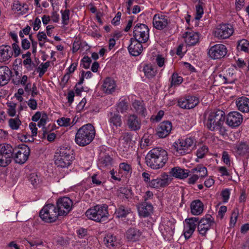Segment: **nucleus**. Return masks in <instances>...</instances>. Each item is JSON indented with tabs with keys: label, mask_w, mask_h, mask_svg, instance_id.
Wrapping results in <instances>:
<instances>
[{
	"label": "nucleus",
	"mask_w": 249,
	"mask_h": 249,
	"mask_svg": "<svg viewBox=\"0 0 249 249\" xmlns=\"http://www.w3.org/2000/svg\"><path fill=\"white\" fill-rule=\"evenodd\" d=\"M225 120V113L221 110H213L205 113L204 124L212 131H218L224 136L227 134V129L224 124Z\"/></svg>",
	"instance_id": "f257e3e1"
},
{
	"label": "nucleus",
	"mask_w": 249,
	"mask_h": 249,
	"mask_svg": "<svg viewBox=\"0 0 249 249\" xmlns=\"http://www.w3.org/2000/svg\"><path fill=\"white\" fill-rule=\"evenodd\" d=\"M168 160L167 152L160 147H157L148 152L146 157L147 165L153 169L162 168Z\"/></svg>",
	"instance_id": "f03ea898"
},
{
	"label": "nucleus",
	"mask_w": 249,
	"mask_h": 249,
	"mask_svg": "<svg viewBox=\"0 0 249 249\" xmlns=\"http://www.w3.org/2000/svg\"><path fill=\"white\" fill-rule=\"evenodd\" d=\"M95 135L94 127L90 124H87L80 127L75 136V143L80 146L89 144Z\"/></svg>",
	"instance_id": "7ed1b4c3"
},
{
	"label": "nucleus",
	"mask_w": 249,
	"mask_h": 249,
	"mask_svg": "<svg viewBox=\"0 0 249 249\" xmlns=\"http://www.w3.org/2000/svg\"><path fill=\"white\" fill-rule=\"evenodd\" d=\"M72 151L70 147L62 146L58 149L54 156V163L57 167L68 168L73 160Z\"/></svg>",
	"instance_id": "20e7f679"
},
{
	"label": "nucleus",
	"mask_w": 249,
	"mask_h": 249,
	"mask_svg": "<svg viewBox=\"0 0 249 249\" xmlns=\"http://www.w3.org/2000/svg\"><path fill=\"white\" fill-rule=\"evenodd\" d=\"M85 214L89 219L97 222H105L109 217L108 206L106 204L97 205L88 209Z\"/></svg>",
	"instance_id": "39448f33"
},
{
	"label": "nucleus",
	"mask_w": 249,
	"mask_h": 249,
	"mask_svg": "<svg viewBox=\"0 0 249 249\" xmlns=\"http://www.w3.org/2000/svg\"><path fill=\"white\" fill-rule=\"evenodd\" d=\"M196 145L195 140L191 137L178 140L173 144L174 154L177 156L189 153Z\"/></svg>",
	"instance_id": "423d86ee"
},
{
	"label": "nucleus",
	"mask_w": 249,
	"mask_h": 249,
	"mask_svg": "<svg viewBox=\"0 0 249 249\" xmlns=\"http://www.w3.org/2000/svg\"><path fill=\"white\" fill-rule=\"evenodd\" d=\"M39 216L43 221L47 223L55 221L58 216H61L56 207L52 204L45 205L39 213Z\"/></svg>",
	"instance_id": "0eeeda50"
},
{
	"label": "nucleus",
	"mask_w": 249,
	"mask_h": 249,
	"mask_svg": "<svg viewBox=\"0 0 249 249\" xmlns=\"http://www.w3.org/2000/svg\"><path fill=\"white\" fill-rule=\"evenodd\" d=\"M176 222L173 218L165 219L162 221L160 230L164 240L171 241L173 239Z\"/></svg>",
	"instance_id": "6e6552de"
},
{
	"label": "nucleus",
	"mask_w": 249,
	"mask_h": 249,
	"mask_svg": "<svg viewBox=\"0 0 249 249\" xmlns=\"http://www.w3.org/2000/svg\"><path fill=\"white\" fill-rule=\"evenodd\" d=\"M14 152V149L10 144H0V166L6 167L11 163Z\"/></svg>",
	"instance_id": "1a4fd4ad"
},
{
	"label": "nucleus",
	"mask_w": 249,
	"mask_h": 249,
	"mask_svg": "<svg viewBox=\"0 0 249 249\" xmlns=\"http://www.w3.org/2000/svg\"><path fill=\"white\" fill-rule=\"evenodd\" d=\"M215 224L213 217L210 214H206L197 221V231L202 236H205L207 232Z\"/></svg>",
	"instance_id": "9d476101"
},
{
	"label": "nucleus",
	"mask_w": 249,
	"mask_h": 249,
	"mask_svg": "<svg viewBox=\"0 0 249 249\" xmlns=\"http://www.w3.org/2000/svg\"><path fill=\"white\" fill-rule=\"evenodd\" d=\"M149 29L147 25L142 23H137L134 27L133 39L141 43H145L149 38Z\"/></svg>",
	"instance_id": "9b49d317"
},
{
	"label": "nucleus",
	"mask_w": 249,
	"mask_h": 249,
	"mask_svg": "<svg viewBox=\"0 0 249 249\" xmlns=\"http://www.w3.org/2000/svg\"><path fill=\"white\" fill-rule=\"evenodd\" d=\"M72 201L68 197L59 198L56 202V209L61 216L66 215L71 211Z\"/></svg>",
	"instance_id": "f8f14e48"
},
{
	"label": "nucleus",
	"mask_w": 249,
	"mask_h": 249,
	"mask_svg": "<svg viewBox=\"0 0 249 249\" xmlns=\"http://www.w3.org/2000/svg\"><path fill=\"white\" fill-rule=\"evenodd\" d=\"M233 31V28L231 24H223L217 27L214 32V35L218 39H226L232 35Z\"/></svg>",
	"instance_id": "ddd939ff"
},
{
	"label": "nucleus",
	"mask_w": 249,
	"mask_h": 249,
	"mask_svg": "<svg viewBox=\"0 0 249 249\" xmlns=\"http://www.w3.org/2000/svg\"><path fill=\"white\" fill-rule=\"evenodd\" d=\"M107 120L112 132L116 133L117 129L123 124L122 116L118 112L110 111L107 113Z\"/></svg>",
	"instance_id": "4468645a"
},
{
	"label": "nucleus",
	"mask_w": 249,
	"mask_h": 249,
	"mask_svg": "<svg viewBox=\"0 0 249 249\" xmlns=\"http://www.w3.org/2000/svg\"><path fill=\"white\" fill-rule=\"evenodd\" d=\"M227 53V47L223 44H217L211 47L208 52L210 57L213 59H221Z\"/></svg>",
	"instance_id": "2eb2a0df"
},
{
	"label": "nucleus",
	"mask_w": 249,
	"mask_h": 249,
	"mask_svg": "<svg viewBox=\"0 0 249 249\" xmlns=\"http://www.w3.org/2000/svg\"><path fill=\"white\" fill-rule=\"evenodd\" d=\"M14 160L16 162L19 164L25 163L29 158L30 149L27 145H23L21 147L16 149Z\"/></svg>",
	"instance_id": "dca6fc26"
},
{
	"label": "nucleus",
	"mask_w": 249,
	"mask_h": 249,
	"mask_svg": "<svg viewBox=\"0 0 249 249\" xmlns=\"http://www.w3.org/2000/svg\"><path fill=\"white\" fill-rule=\"evenodd\" d=\"M199 103L198 99L193 96H186L180 98L178 101V106L185 109H191L195 107Z\"/></svg>",
	"instance_id": "f3484780"
},
{
	"label": "nucleus",
	"mask_w": 249,
	"mask_h": 249,
	"mask_svg": "<svg viewBox=\"0 0 249 249\" xmlns=\"http://www.w3.org/2000/svg\"><path fill=\"white\" fill-rule=\"evenodd\" d=\"M243 121L242 115L237 111L230 112L227 116L226 123L231 127L239 126Z\"/></svg>",
	"instance_id": "a211bd4d"
},
{
	"label": "nucleus",
	"mask_w": 249,
	"mask_h": 249,
	"mask_svg": "<svg viewBox=\"0 0 249 249\" xmlns=\"http://www.w3.org/2000/svg\"><path fill=\"white\" fill-rule=\"evenodd\" d=\"M125 122L128 128L131 131H137L141 129V121L136 114H129L125 119Z\"/></svg>",
	"instance_id": "6ab92c4d"
},
{
	"label": "nucleus",
	"mask_w": 249,
	"mask_h": 249,
	"mask_svg": "<svg viewBox=\"0 0 249 249\" xmlns=\"http://www.w3.org/2000/svg\"><path fill=\"white\" fill-rule=\"evenodd\" d=\"M169 20L167 16L158 13L155 14L153 18V25L158 30H162L168 25Z\"/></svg>",
	"instance_id": "aec40b11"
},
{
	"label": "nucleus",
	"mask_w": 249,
	"mask_h": 249,
	"mask_svg": "<svg viewBox=\"0 0 249 249\" xmlns=\"http://www.w3.org/2000/svg\"><path fill=\"white\" fill-rule=\"evenodd\" d=\"M170 181L171 180L169 176L166 174H163L161 175L160 178L152 179L148 184V185L151 188H160L166 186Z\"/></svg>",
	"instance_id": "412c9836"
},
{
	"label": "nucleus",
	"mask_w": 249,
	"mask_h": 249,
	"mask_svg": "<svg viewBox=\"0 0 249 249\" xmlns=\"http://www.w3.org/2000/svg\"><path fill=\"white\" fill-rule=\"evenodd\" d=\"M172 128V123L169 121L161 123L157 129V135L160 138H164L170 134Z\"/></svg>",
	"instance_id": "4be33fe9"
},
{
	"label": "nucleus",
	"mask_w": 249,
	"mask_h": 249,
	"mask_svg": "<svg viewBox=\"0 0 249 249\" xmlns=\"http://www.w3.org/2000/svg\"><path fill=\"white\" fill-rule=\"evenodd\" d=\"M183 37L188 46H194L198 43L199 40V33L192 31L185 32Z\"/></svg>",
	"instance_id": "5701e85b"
},
{
	"label": "nucleus",
	"mask_w": 249,
	"mask_h": 249,
	"mask_svg": "<svg viewBox=\"0 0 249 249\" xmlns=\"http://www.w3.org/2000/svg\"><path fill=\"white\" fill-rule=\"evenodd\" d=\"M131 43L128 47L129 53L133 56H138L143 50L142 43L136 40H133V38L130 39Z\"/></svg>",
	"instance_id": "b1692460"
},
{
	"label": "nucleus",
	"mask_w": 249,
	"mask_h": 249,
	"mask_svg": "<svg viewBox=\"0 0 249 249\" xmlns=\"http://www.w3.org/2000/svg\"><path fill=\"white\" fill-rule=\"evenodd\" d=\"M12 72L6 66H0V85L2 86L8 83L10 79Z\"/></svg>",
	"instance_id": "393cba45"
},
{
	"label": "nucleus",
	"mask_w": 249,
	"mask_h": 249,
	"mask_svg": "<svg viewBox=\"0 0 249 249\" xmlns=\"http://www.w3.org/2000/svg\"><path fill=\"white\" fill-rule=\"evenodd\" d=\"M13 53L11 47L9 45L0 46V62H5L12 57Z\"/></svg>",
	"instance_id": "a878e982"
},
{
	"label": "nucleus",
	"mask_w": 249,
	"mask_h": 249,
	"mask_svg": "<svg viewBox=\"0 0 249 249\" xmlns=\"http://www.w3.org/2000/svg\"><path fill=\"white\" fill-rule=\"evenodd\" d=\"M190 209L193 215H199L203 212V203L199 199L195 200L190 204Z\"/></svg>",
	"instance_id": "bb28decb"
},
{
	"label": "nucleus",
	"mask_w": 249,
	"mask_h": 249,
	"mask_svg": "<svg viewBox=\"0 0 249 249\" xmlns=\"http://www.w3.org/2000/svg\"><path fill=\"white\" fill-rule=\"evenodd\" d=\"M236 106L240 111L243 112H249V99L242 96L236 100Z\"/></svg>",
	"instance_id": "cd10ccee"
},
{
	"label": "nucleus",
	"mask_w": 249,
	"mask_h": 249,
	"mask_svg": "<svg viewBox=\"0 0 249 249\" xmlns=\"http://www.w3.org/2000/svg\"><path fill=\"white\" fill-rule=\"evenodd\" d=\"M141 235V231L136 228H130L126 232V238L130 242L138 241Z\"/></svg>",
	"instance_id": "c85d7f7f"
},
{
	"label": "nucleus",
	"mask_w": 249,
	"mask_h": 249,
	"mask_svg": "<svg viewBox=\"0 0 249 249\" xmlns=\"http://www.w3.org/2000/svg\"><path fill=\"white\" fill-rule=\"evenodd\" d=\"M153 206L151 204L143 203L138 206L139 214L141 216L145 217L148 216L152 212Z\"/></svg>",
	"instance_id": "c756f323"
},
{
	"label": "nucleus",
	"mask_w": 249,
	"mask_h": 249,
	"mask_svg": "<svg viewBox=\"0 0 249 249\" xmlns=\"http://www.w3.org/2000/svg\"><path fill=\"white\" fill-rule=\"evenodd\" d=\"M12 9L17 14L23 15L27 13L28 6L26 4L21 3L18 0H15L13 3Z\"/></svg>",
	"instance_id": "7c9ffc66"
},
{
	"label": "nucleus",
	"mask_w": 249,
	"mask_h": 249,
	"mask_svg": "<svg viewBox=\"0 0 249 249\" xmlns=\"http://www.w3.org/2000/svg\"><path fill=\"white\" fill-rule=\"evenodd\" d=\"M132 107L138 115L143 117L146 115L147 110L142 101L135 100L132 103Z\"/></svg>",
	"instance_id": "2f4dec72"
},
{
	"label": "nucleus",
	"mask_w": 249,
	"mask_h": 249,
	"mask_svg": "<svg viewBox=\"0 0 249 249\" xmlns=\"http://www.w3.org/2000/svg\"><path fill=\"white\" fill-rule=\"evenodd\" d=\"M170 173L172 176L180 179L186 178L189 176L188 170H185L179 167L173 168Z\"/></svg>",
	"instance_id": "473e14b6"
},
{
	"label": "nucleus",
	"mask_w": 249,
	"mask_h": 249,
	"mask_svg": "<svg viewBox=\"0 0 249 249\" xmlns=\"http://www.w3.org/2000/svg\"><path fill=\"white\" fill-rule=\"evenodd\" d=\"M116 84L114 80L110 78H107L103 85V90L107 94L112 93L115 90Z\"/></svg>",
	"instance_id": "72a5a7b5"
},
{
	"label": "nucleus",
	"mask_w": 249,
	"mask_h": 249,
	"mask_svg": "<svg viewBox=\"0 0 249 249\" xmlns=\"http://www.w3.org/2000/svg\"><path fill=\"white\" fill-rule=\"evenodd\" d=\"M131 213V211L129 208L121 205L116 209L114 214L118 218H123L126 217Z\"/></svg>",
	"instance_id": "f704fd0d"
},
{
	"label": "nucleus",
	"mask_w": 249,
	"mask_h": 249,
	"mask_svg": "<svg viewBox=\"0 0 249 249\" xmlns=\"http://www.w3.org/2000/svg\"><path fill=\"white\" fill-rule=\"evenodd\" d=\"M112 163V159L108 155H105L99 159L98 166L100 168H110Z\"/></svg>",
	"instance_id": "c9c22d12"
},
{
	"label": "nucleus",
	"mask_w": 249,
	"mask_h": 249,
	"mask_svg": "<svg viewBox=\"0 0 249 249\" xmlns=\"http://www.w3.org/2000/svg\"><path fill=\"white\" fill-rule=\"evenodd\" d=\"M104 241L106 246L108 248L117 246L119 244V240L115 236L109 233L105 237Z\"/></svg>",
	"instance_id": "e433bc0d"
},
{
	"label": "nucleus",
	"mask_w": 249,
	"mask_h": 249,
	"mask_svg": "<svg viewBox=\"0 0 249 249\" xmlns=\"http://www.w3.org/2000/svg\"><path fill=\"white\" fill-rule=\"evenodd\" d=\"M191 171L193 173H197L198 174L197 175L198 178H203L208 175L206 167L202 165H197L195 168H193Z\"/></svg>",
	"instance_id": "4c0bfd02"
},
{
	"label": "nucleus",
	"mask_w": 249,
	"mask_h": 249,
	"mask_svg": "<svg viewBox=\"0 0 249 249\" xmlns=\"http://www.w3.org/2000/svg\"><path fill=\"white\" fill-rule=\"evenodd\" d=\"M117 111L118 112L124 113L126 112L129 108V104L126 99L121 100L117 104Z\"/></svg>",
	"instance_id": "58836bf2"
},
{
	"label": "nucleus",
	"mask_w": 249,
	"mask_h": 249,
	"mask_svg": "<svg viewBox=\"0 0 249 249\" xmlns=\"http://www.w3.org/2000/svg\"><path fill=\"white\" fill-rule=\"evenodd\" d=\"M145 75L148 78L154 77L156 74V70L151 65H146L143 69Z\"/></svg>",
	"instance_id": "ea45409f"
},
{
	"label": "nucleus",
	"mask_w": 249,
	"mask_h": 249,
	"mask_svg": "<svg viewBox=\"0 0 249 249\" xmlns=\"http://www.w3.org/2000/svg\"><path fill=\"white\" fill-rule=\"evenodd\" d=\"M199 220L198 217H191L185 219V226L189 228H191L192 230L195 231L196 225H197V221Z\"/></svg>",
	"instance_id": "a19ab883"
},
{
	"label": "nucleus",
	"mask_w": 249,
	"mask_h": 249,
	"mask_svg": "<svg viewBox=\"0 0 249 249\" xmlns=\"http://www.w3.org/2000/svg\"><path fill=\"white\" fill-rule=\"evenodd\" d=\"M183 78L181 76L178 75L177 73H174L171 79L170 87H176L182 83Z\"/></svg>",
	"instance_id": "79ce46f5"
},
{
	"label": "nucleus",
	"mask_w": 249,
	"mask_h": 249,
	"mask_svg": "<svg viewBox=\"0 0 249 249\" xmlns=\"http://www.w3.org/2000/svg\"><path fill=\"white\" fill-rule=\"evenodd\" d=\"M237 49L239 51L248 52L249 50V42L246 39H242L238 41Z\"/></svg>",
	"instance_id": "37998d69"
},
{
	"label": "nucleus",
	"mask_w": 249,
	"mask_h": 249,
	"mask_svg": "<svg viewBox=\"0 0 249 249\" xmlns=\"http://www.w3.org/2000/svg\"><path fill=\"white\" fill-rule=\"evenodd\" d=\"M132 135L130 132H124L122 134L120 138L121 141H123V143H125V147H129V143L132 141Z\"/></svg>",
	"instance_id": "c03bdc74"
},
{
	"label": "nucleus",
	"mask_w": 249,
	"mask_h": 249,
	"mask_svg": "<svg viewBox=\"0 0 249 249\" xmlns=\"http://www.w3.org/2000/svg\"><path fill=\"white\" fill-rule=\"evenodd\" d=\"M249 151V147L245 142H241L237 146V152L239 155H244Z\"/></svg>",
	"instance_id": "a18cd8bd"
},
{
	"label": "nucleus",
	"mask_w": 249,
	"mask_h": 249,
	"mask_svg": "<svg viewBox=\"0 0 249 249\" xmlns=\"http://www.w3.org/2000/svg\"><path fill=\"white\" fill-rule=\"evenodd\" d=\"M50 62L47 61L44 63H41L36 69V71L39 72V76L42 77L47 71V69L50 66Z\"/></svg>",
	"instance_id": "49530a36"
},
{
	"label": "nucleus",
	"mask_w": 249,
	"mask_h": 249,
	"mask_svg": "<svg viewBox=\"0 0 249 249\" xmlns=\"http://www.w3.org/2000/svg\"><path fill=\"white\" fill-rule=\"evenodd\" d=\"M8 123L9 125L12 129L17 130L19 128L21 122L18 118H16L14 119H9Z\"/></svg>",
	"instance_id": "de8ad7c7"
},
{
	"label": "nucleus",
	"mask_w": 249,
	"mask_h": 249,
	"mask_svg": "<svg viewBox=\"0 0 249 249\" xmlns=\"http://www.w3.org/2000/svg\"><path fill=\"white\" fill-rule=\"evenodd\" d=\"M7 112L10 116L14 117L16 115V108L17 104L15 103L10 102L7 103Z\"/></svg>",
	"instance_id": "09e8293b"
},
{
	"label": "nucleus",
	"mask_w": 249,
	"mask_h": 249,
	"mask_svg": "<svg viewBox=\"0 0 249 249\" xmlns=\"http://www.w3.org/2000/svg\"><path fill=\"white\" fill-rule=\"evenodd\" d=\"M60 12L62 15V23L64 25H68L70 19V11L67 9L61 10Z\"/></svg>",
	"instance_id": "8fccbe9b"
},
{
	"label": "nucleus",
	"mask_w": 249,
	"mask_h": 249,
	"mask_svg": "<svg viewBox=\"0 0 249 249\" xmlns=\"http://www.w3.org/2000/svg\"><path fill=\"white\" fill-rule=\"evenodd\" d=\"M208 152V147L206 145H203L197 150L196 155L198 159H202L205 157Z\"/></svg>",
	"instance_id": "3c124183"
},
{
	"label": "nucleus",
	"mask_w": 249,
	"mask_h": 249,
	"mask_svg": "<svg viewBox=\"0 0 249 249\" xmlns=\"http://www.w3.org/2000/svg\"><path fill=\"white\" fill-rule=\"evenodd\" d=\"M58 124L60 126L67 127L70 125L72 122L71 123V120L69 118L62 117L57 121Z\"/></svg>",
	"instance_id": "603ef678"
},
{
	"label": "nucleus",
	"mask_w": 249,
	"mask_h": 249,
	"mask_svg": "<svg viewBox=\"0 0 249 249\" xmlns=\"http://www.w3.org/2000/svg\"><path fill=\"white\" fill-rule=\"evenodd\" d=\"M119 168L121 171L124 172V173L125 174H128L132 172L131 165L127 162L121 163L119 164Z\"/></svg>",
	"instance_id": "864d4df0"
},
{
	"label": "nucleus",
	"mask_w": 249,
	"mask_h": 249,
	"mask_svg": "<svg viewBox=\"0 0 249 249\" xmlns=\"http://www.w3.org/2000/svg\"><path fill=\"white\" fill-rule=\"evenodd\" d=\"M196 15L195 18L196 20H199L204 14V9L201 5L199 3L196 6Z\"/></svg>",
	"instance_id": "5fc2aeb1"
},
{
	"label": "nucleus",
	"mask_w": 249,
	"mask_h": 249,
	"mask_svg": "<svg viewBox=\"0 0 249 249\" xmlns=\"http://www.w3.org/2000/svg\"><path fill=\"white\" fill-rule=\"evenodd\" d=\"M91 60L90 58L88 56H85L81 61V65L86 69L89 68Z\"/></svg>",
	"instance_id": "6e6d98bb"
},
{
	"label": "nucleus",
	"mask_w": 249,
	"mask_h": 249,
	"mask_svg": "<svg viewBox=\"0 0 249 249\" xmlns=\"http://www.w3.org/2000/svg\"><path fill=\"white\" fill-rule=\"evenodd\" d=\"M12 50L15 57H18L20 54V48L18 44V43H13Z\"/></svg>",
	"instance_id": "4d7b16f0"
},
{
	"label": "nucleus",
	"mask_w": 249,
	"mask_h": 249,
	"mask_svg": "<svg viewBox=\"0 0 249 249\" xmlns=\"http://www.w3.org/2000/svg\"><path fill=\"white\" fill-rule=\"evenodd\" d=\"M29 180L33 186L37 185L39 183V178L36 173H32L29 176Z\"/></svg>",
	"instance_id": "13d9d810"
},
{
	"label": "nucleus",
	"mask_w": 249,
	"mask_h": 249,
	"mask_svg": "<svg viewBox=\"0 0 249 249\" xmlns=\"http://www.w3.org/2000/svg\"><path fill=\"white\" fill-rule=\"evenodd\" d=\"M195 231L192 230L191 228H189L184 226L183 230V234L185 239H189Z\"/></svg>",
	"instance_id": "bf43d9fd"
},
{
	"label": "nucleus",
	"mask_w": 249,
	"mask_h": 249,
	"mask_svg": "<svg viewBox=\"0 0 249 249\" xmlns=\"http://www.w3.org/2000/svg\"><path fill=\"white\" fill-rule=\"evenodd\" d=\"M31 30V28L27 25L24 29L20 30L19 32V36L21 38H24V35H28L30 34V32Z\"/></svg>",
	"instance_id": "052dcab7"
},
{
	"label": "nucleus",
	"mask_w": 249,
	"mask_h": 249,
	"mask_svg": "<svg viewBox=\"0 0 249 249\" xmlns=\"http://www.w3.org/2000/svg\"><path fill=\"white\" fill-rule=\"evenodd\" d=\"M27 104L29 107L32 109V110H36L37 108V104L36 101L33 99L31 98L27 102Z\"/></svg>",
	"instance_id": "680f3d73"
},
{
	"label": "nucleus",
	"mask_w": 249,
	"mask_h": 249,
	"mask_svg": "<svg viewBox=\"0 0 249 249\" xmlns=\"http://www.w3.org/2000/svg\"><path fill=\"white\" fill-rule=\"evenodd\" d=\"M48 119V116L45 113H42V116L39 119V121L38 123V126L39 127L44 126L46 124L47 120Z\"/></svg>",
	"instance_id": "e2e57ef3"
},
{
	"label": "nucleus",
	"mask_w": 249,
	"mask_h": 249,
	"mask_svg": "<svg viewBox=\"0 0 249 249\" xmlns=\"http://www.w3.org/2000/svg\"><path fill=\"white\" fill-rule=\"evenodd\" d=\"M222 159L223 161L227 165L230 166L231 165L230 163V159L229 155L228 152L226 151H223L222 153Z\"/></svg>",
	"instance_id": "0e129e2a"
},
{
	"label": "nucleus",
	"mask_w": 249,
	"mask_h": 249,
	"mask_svg": "<svg viewBox=\"0 0 249 249\" xmlns=\"http://www.w3.org/2000/svg\"><path fill=\"white\" fill-rule=\"evenodd\" d=\"M164 115V112L162 110H160L158 112V114L156 116H152L151 119L153 122H159L160 121Z\"/></svg>",
	"instance_id": "69168bd1"
},
{
	"label": "nucleus",
	"mask_w": 249,
	"mask_h": 249,
	"mask_svg": "<svg viewBox=\"0 0 249 249\" xmlns=\"http://www.w3.org/2000/svg\"><path fill=\"white\" fill-rule=\"evenodd\" d=\"M198 177L197 174H194L190 175L188 179V183L189 184H194L198 179Z\"/></svg>",
	"instance_id": "338daca9"
},
{
	"label": "nucleus",
	"mask_w": 249,
	"mask_h": 249,
	"mask_svg": "<svg viewBox=\"0 0 249 249\" xmlns=\"http://www.w3.org/2000/svg\"><path fill=\"white\" fill-rule=\"evenodd\" d=\"M230 193L228 189H226L222 191L221 196L224 202H227L229 198Z\"/></svg>",
	"instance_id": "774afa93"
}]
</instances>
